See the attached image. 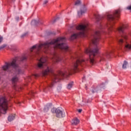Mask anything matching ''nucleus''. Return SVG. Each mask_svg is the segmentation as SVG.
I'll use <instances>...</instances> for the list:
<instances>
[{"label":"nucleus","instance_id":"obj_19","mask_svg":"<svg viewBox=\"0 0 131 131\" xmlns=\"http://www.w3.org/2000/svg\"><path fill=\"white\" fill-rule=\"evenodd\" d=\"M34 77H39V76H40V75L38 74H36L34 75Z\"/></svg>","mask_w":131,"mask_h":131},{"label":"nucleus","instance_id":"obj_13","mask_svg":"<svg viewBox=\"0 0 131 131\" xmlns=\"http://www.w3.org/2000/svg\"><path fill=\"white\" fill-rule=\"evenodd\" d=\"M28 34V32L24 33L21 36V38H24V37L27 36Z\"/></svg>","mask_w":131,"mask_h":131},{"label":"nucleus","instance_id":"obj_18","mask_svg":"<svg viewBox=\"0 0 131 131\" xmlns=\"http://www.w3.org/2000/svg\"><path fill=\"white\" fill-rule=\"evenodd\" d=\"M11 49L12 50H13V51H16V47H15L14 46H11Z\"/></svg>","mask_w":131,"mask_h":131},{"label":"nucleus","instance_id":"obj_16","mask_svg":"<svg viewBox=\"0 0 131 131\" xmlns=\"http://www.w3.org/2000/svg\"><path fill=\"white\" fill-rule=\"evenodd\" d=\"M59 17H57L56 18H55L52 21V23H55L57 20H59Z\"/></svg>","mask_w":131,"mask_h":131},{"label":"nucleus","instance_id":"obj_25","mask_svg":"<svg viewBox=\"0 0 131 131\" xmlns=\"http://www.w3.org/2000/svg\"><path fill=\"white\" fill-rule=\"evenodd\" d=\"M82 111V110H81V109H79V110H78V112H79V113H81V112Z\"/></svg>","mask_w":131,"mask_h":131},{"label":"nucleus","instance_id":"obj_3","mask_svg":"<svg viewBox=\"0 0 131 131\" xmlns=\"http://www.w3.org/2000/svg\"><path fill=\"white\" fill-rule=\"evenodd\" d=\"M87 10L88 8H86L85 5H82L80 8V10H78L77 12L79 17H80L82 15H83V14L86 13Z\"/></svg>","mask_w":131,"mask_h":131},{"label":"nucleus","instance_id":"obj_20","mask_svg":"<svg viewBox=\"0 0 131 131\" xmlns=\"http://www.w3.org/2000/svg\"><path fill=\"white\" fill-rule=\"evenodd\" d=\"M48 34H49V35H51V34H54V35H55V34H56V33H53V32H49L48 33Z\"/></svg>","mask_w":131,"mask_h":131},{"label":"nucleus","instance_id":"obj_14","mask_svg":"<svg viewBox=\"0 0 131 131\" xmlns=\"http://www.w3.org/2000/svg\"><path fill=\"white\" fill-rule=\"evenodd\" d=\"M56 111H57V108H56L55 107H53L51 110L52 113H56Z\"/></svg>","mask_w":131,"mask_h":131},{"label":"nucleus","instance_id":"obj_8","mask_svg":"<svg viewBox=\"0 0 131 131\" xmlns=\"http://www.w3.org/2000/svg\"><path fill=\"white\" fill-rule=\"evenodd\" d=\"M79 123V120L77 118H74L72 120V124L74 125H77Z\"/></svg>","mask_w":131,"mask_h":131},{"label":"nucleus","instance_id":"obj_7","mask_svg":"<svg viewBox=\"0 0 131 131\" xmlns=\"http://www.w3.org/2000/svg\"><path fill=\"white\" fill-rule=\"evenodd\" d=\"M53 104L52 103H48L44 107V112H48L51 108H52V105Z\"/></svg>","mask_w":131,"mask_h":131},{"label":"nucleus","instance_id":"obj_1","mask_svg":"<svg viewBox=\"0 0 131 131\" xmlns=\"http://www.w3.org/2000/svg\"><path fill=\"white\" fill-rule=\"evenodd\" d=\"M57 50L65 52V38L58 37L51 41H48L44 43L33 46L30 50L31 52L28 57L25 56L21 57H16L13 59L12 62H5V64L3 67L1 74L6 75L7 73L14 74L11 79L13 88L15 91L20 92L23 90V88L17 85L16 83L19 80V76L24 73V70L19 66L18 61L20 62H26L28 58L32 59L38 57L37 68L44 69L41 73L42 76L49 75L51 82L49 86L53 88L54 83L58 82L61 79V77H65V68L62 71H59L58 74H56L48 66V58L41 56L40 54L42 52L45 54H50L52 61L56 63L62 61V57L57 51Z\"/></svg>","mask_w":131,"mask_h":131},{"label":"nucleus","instance_id":"obj_22","mask_svg":"<svg viewBox=\"0 0 131 131\" xmlns=\"http://www.w3.org/2000/svg\"><path fill=\"white\" fill-rule=\"evenodd\" d=\"M29 94H30V95H31L32 96H33L34 95V92L30 91Z\"/></svg>","mask_w":131,"mask_h":131},{"label":"nucleus","instance_id":"obj_24","mask_svg":"<svg viewBox=\"0 0 131 131\" xmlns=\"http://www.w3.org/2000/svg\"><path fill=\"white\" fill-rule=\"evenodd\" d=\"M15 19L16 21H19V17L18 16L16 17Z\"/></svg>","mask_w":131,"mask_h":131},{"label":"nucleus","instance_id":"obj_2","mask_svg":"<svg viewBox=\"0 0 131 131\" xmlns=\"http://www.w3.org/2000/svg\"><path fill=\"white\" fill-rule=\"evenodd\" d=\"M7 110H8V100L5 97H0V112L3 111L4 114H6Z\"/></svg>","mask_w":131,"mask_h":131},{"label":"nucleus","instance_id":"obj_15","mask_svg":"<svg viewBox=\"0 0 131 131\" xmlns=\"http://www.w3.org/2000/svg\"><path fill=\"white\" fill-rule=\"evenodd\" d=\"M6 47H7V46H6V45H2L0 47V51H1V50H3V49H5V48H6Z\"/></svg>","mask_w":131,"mask_h":131},{"label":"nucleus","instance_id":"obj_9","mask_svg":"<svg viewBox=\"0 0 131 131\" xmlns=\"http://www.w3.org/2000/svg\"><path fill=\"white\" fill-rule=\"evenodd\" d=\"M15 114H11L10 115H9L8 116V121H13V120H14V119H15Z\"/></svg>","mask_w":131,"mask_h":131},{"label":"nucleus","instance_id":"obj_11","mask_svg":"<svg viewBox=\"0 0 131 131\" xmlns=\"http://www.w3.org/2000/svg\"><path fill=\"white\" fill-rule=\"evenodd\" d=\"M127 65V61L124 60L123 64L122 65V69H126V66Z\"/></svg>","mask_w":131,"mask_h":131},{"label":"nucleus","instance_id":"obj_23","mask_svg":"<svg viewBox=\"0 0 131 131\" xmlns=\"http://www.w3.org/2000/svg\"><path fill=\"white\" fill-rule=\"evenodd\" d=\"M127 10H130L131 11V5L127 7Z\"/></svg>","mask_w":131,"mask_h":131},{"label":"nucleus","instance_id":"obj_27","mask_svg":"<svg viewBox=\"0 0 131 131\" xmlns=\"http://www.w3.org/2000/svg\"><path fill=\"white\" fill-rule=\"evenodd\" d=\"M86 90H87L86 86Z\"/></svg>","mask_w":131,"mask_h":131},{"label":"nucleus","instance_id":"obj_6","mask_svg":"<svg viewBox=\"0 0 131 131\" xmlns=\"http://www.w3.org/2000/svg\"><path fill=\"white\" fill-rule=\"evenodd\" d=\"M31 24V25H34V26H38V25H41L42 23L39 20H36L34 19L32 20Z\"/></svg>","mask_w":131,"mask_h":131},{"label":"nucleus","instance_id":"obj_12","mask_svg":"<svg viewBox=\"0 0 131 131\" xmlns=\"http://www.w3.org/2000/svg\"><path fill=\"white\" fill-rule=\"evenodd\" d=\"M79 5H81V1L80 0H77L75 3V6H79Z\"/></svg>","mask_w":131,"mask_h":131},{"label":"nucleus","instance_id":"obj_17","mask_svg":"<svg viewBox=\"0 0 131 131\" xmlns=\"http://www.w3.org/2000/svg\"><path fill=\"white\" fill-rule=\"evenodd\" d=\"M48 3H49V1L48 0H45L43 3V5H47L48 4Z\"/></svg>","mask_w":131,"mask_h":131},{"label":"nucleus","instance_id":"obj_10","mask_svg":"<svg viewBox=\"0 0 131 131\" xmlns=\"http://www.w3.org/2000/svg\"><path fill=\"white\" fill-rule=\"evenodd\" d=\"M73 81L70 82L67 86V89L68 90H70V89H71V88H72V86H73Z\"/></svg>","mask_w":131,"mask_h":131},{"label":"nucleus","instance_id":"obj_21","mask_svg":"<svg viewBox=\"0 0 131 131\" xmlns=\"http://www.w3.org/2000/svg\"><path fill=\"white\" fill-rule=\"evenodd\" d=\"M3 39H4V38H3L2 36H0V43L3 41Z\"/></svg>","mask_w":131,"mask_h":131},{"label":"nucleus","instance_id":"obj_4","mask_svg":"<svg viewBox=\"0 0 131 131\" xmlns=\"http://www.w3.org/2000/svg\"><path fill=\"white\" fill-rule=\"evenodd\" d=\"M102 90H105V84H102L100 86H97L96 89L91 90V91L92 94H94V93H99V92H101Z\"/></svg>","mask_w":131,"mask_h":131},{"label":"nucleus","instance_id":"obj_5","mask_svg":"<svg viewBox=\"0 0 131 131\" xmlns=\"http://www.w3.org/2000/svg\"><path fill=\"white\" fill-rule=\"evenodd\" d=\"M61 109V107H58L55 113L56 117H58L59 118H60V117H65V113H63V112H62V110Z\"/></svg>","mask_w":131,"mask_h":131},{"label":"nucleus","instance_id":"obj_26","mask_svg":"<svg viewBox=\"0 0 131 131\" xmlns=\"http://www.w3.org/2000/svg\"><path fill=\"white\" fill-rule=\"evenodd\" d=\"M84 78H85V77L84 76V77H83V79H84Z\"/></svg>","mask_w":131,"mask_h":131}]
</instances>
